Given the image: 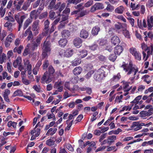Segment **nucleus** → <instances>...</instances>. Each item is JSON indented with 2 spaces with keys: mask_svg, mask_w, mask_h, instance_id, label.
<instances>
[{
  "mask_svg": "<svg viewBox=\"0 0 153 153\" xmlns=\"http://www.w3.org/2000/svg\"><path fill=\"white\" fill-rule=\"evenodd\" d=\"M25 65L26 66L27 69H32V65L30 63V62L28 60H26L25 62Z\"/></svg>",
  "mask_w": 153,
  "mask_h": 153,
  "instance_id": "48",
  "label": "nucleus"
},
{
  "mask_svg": "<svg viewBox=\"0 0 153 153\" xmlns=\"http://www.w3.org/2000/svg\"><path fill=\"white\" fill-rule=\"evenodd\" d=\"M13 24L10 21H7L6 22L4 25V27H7V30L10 32H12L13 30V28L12 27Z\"/></svg>",
  "mask_w": 153,
  "mask_h": 153,
  "instance_id": "27",
  "label": "nucleus"
},
{
  "mask_svg": "<svg viewBox=\"0 0 153 153\" xmlns=\"http://www.w3.org/2000/svg\"><path fill=\"white\" fill-rule=\"evenodd\" d=\"M24 0H20L17 3V4L14 5V7L15 10L18 11L22 10V8H21V6L24 2Z\"/></svg>",
  "mask_w": 153,
  "mask_h": 153,
  "instance_id": "19",
  "label": "nucleus"
},
{
  "mask_svg": "<svg viewBox=\"0 0 153 153\" xmlns=\"http://www.w3.org/2000/svg\"><path fill=\"white\" fill-rule=\"evenodd\" d=\"M121 78V76L120 75V73H118L117 75H114L111 80L112 81L117 82Z\"/></svg>",
  "mask_w": 153,
  "mask_h": 153,
  "instance_id": "32",
  "label": "nucleus"
},
{
  "mask_svg": "<svg viewBox=\"0 0 153 153\" xmlns=\"http://www.w3.org/2000/svg\"><path fill=\"white\" fill-rule=\"evenodd\" d=\"M69 16L66 15L62 14V22L67 20Z\"/></svg>",
  "mask_w": 153,
  "mask_h": 153,
  "instance_id": "62",
  "label": "nucleus"
},
{
  "mask_svg": "<svg viewBox=\"0 0 153 153\" xmlns=\"http://www.w3.org/2000/svg\"><path fill=\"white\" fill-rule=\"evenodd\" d=\"M82 71V68L80 66L76 67L73 70V73L74 75H78L80 74Z\"/></svg>",
  "mask_w": 153,
  "mask_h": 153,
  "instance_id": "23",
  "label": "nucleus"
},
{
  "mask_svg": "<svg viewBox=\"0 0 153 153\" xmlns=\"http://www.w3.org/2000/svg\"><path fill=\"white\" fill-rule=\"evenodd\" d=\"M23 48V46L21 45L19 47H15L13 51L15 53L17 52L18 54H20L21 53L22 50Z\"/></svg>",
  "mask_w": 153,
  "mask_h": 153,
  "instance_id": "33",
  "label": "nucleus"
},
{
  "mask_svg": "<svg viewBox=\"0 0 153 153\" xmlns=\"http://www.w3.org/2000/svg\"><path fill=\"white\" fill-rule=\"evenodd\" d=\"M122 33L125 37L128 39L130 38L131 34L128 30H123Z\"/></svg>",
  "mask_w": 153,
  "mask_h": 153,
  "instance_id": "35",
  "label": "nucleus"
},
{
  "mask_svg": "<svg viewBox=\"0 0 153 153\" xmlns=\"http://www.w3.org/2000/svg\"><path fill=\"white\" fill-rule=\"evenodd\" d=\"M106 65L102 66L95 73L94 78L96 81L100 82L106 76L105 71L106 70Z\"/></svg>",
  "mask_w": 153,
  "mask_h": 153,
  "instance_id": "4",
  "label": "nucleus"
},
{
  "mask_svg": "<svg viewBox=\"0 0 153 153\" xmlns=\"http://www.w3.org/2000/svg\"><path fill=\"white\" fill-rule=\"evenodd\" d=\"M79 87L78 85H74L72 88H71L70 91L72 92H74L75 91L79 90Z\"/></svg>",
  "mask_w": 153,
  "mask_h": 153,
  "instance_id": "54",
  "label": "nucleus"
},
{
  "mask_svg": "<svg viewBox=\"0 0 153 153\" xmlns=\"http://www.w3.org/2000/svg\"><path fill=\"white\" fill-rule=\"evenodd\" d=\"M6 10L4 8L3 9V8L2 7H1L0 8V16L1 17H3L5 13Z\"/></svg>",
  "mask_w": 153,
  "mask_h": 153,
  "instance_id": "55",
  "label": "nucleus"
},
{
  "mask_svg": "<svg viewBox=\"0 0 153 153\" xmlns=\"http://www.w3.org/2000/svg\"><path fill=\"white\" fill-rule=\"evenodd\" d=\"M83 3H81L74 6V8L76 10L73 11L71 13V15H76V19H78L79 18H81L87 15L89 13V11L86 10H82L84 8V7L83 6Z\"/></svg>",
  "mask_w": 153,
  "mask_h": 153,
  "instance_id": "3",
  "label": "nucleus"
},
{
  "mask_svg": "<svg viewBox=\"0 0 153 153\" xmlns=\"http://www.w3.org/2000/svg\"><path fill=\"white\" fill-rule=\"evenodd\" d=\"M100 30V28L98 26H96L94 27L91 30V33L92 35L97 36Z\"/></svg>",
  "mask_w": 153,
  "mask_h": 153,
  "instance_id": "17",
  "label": "nucleus"
},
{
  "mask_svg": "<svg viewBox=\"0 0 153 153\" xmlns=\"http://www.w3.org/2000/svg\"><path fill=\"white\" fill-rule=\"evenodd\" d=\"M57 129L55 128L53 129L52 128H50L48 131L46 135L47 136H52L55 134L56 131Z\"/></svg>",
  "mask_w": 153,
  "mask_h": 153,
  "instance_id": "24",
  "label": "nucleus"
},
{
  "mask_svg": "<svg viewBox=\"0 0 153 153\" xmlns=\"http://www.w3.org/2000/svg\"><path fill=\"white\" fill-rule=\"evenodd\" d=\"M55 12L53 11H51L49 12V18L50 19H52V20H53L55 19Z\"/></svg>",
  "mask_w": 153,
  "mask_h": 153,
  "instance_id": "57",
  "label": "nucleus"
},
{
  "mask_svg": "<svg viewBox=\"0 0 153 153\" xmlns=\"http://www.w3.org/2000/svg\"><path fill=\"white\" fill-rule=\"evenodd\" d=\"M152 97H153V92H152L149 96L147 95H144L142 98L143 100H146V102L147 103H150L152 100Z\"/></svg>",
  "mask_w": 153,
  "mask_h": 153,
  "instance_id": "16",
  "label": "nucleus"
},
{
  "mask_svg": "<svg viewBox=\"0 0 153 153\" xmlns=\"http://www.w3.org/2000/svg\"><path fill=\"white\" fill-rule=\"evenodd\" d=\"M134 56L135 59L139 61H140L141 60V55L140 53L139 52L137 51L135 53V55H133Z\"/></svg>",
  "mask_w": 153,
  "mask_h": 153,
  "instance_id": "41",
  "label": "nucleus"
},
{
  "mask_svg": "<svg viewBox=\"0 0 153 153\" xmlns=\"http://www.w3.org/2000/svg\"><path fill=\"white\" fill-rule=\"evenodd\" d=\"M39 20H36L34 22L33 24L32 30L34 31V35L36 36L39 33Z\"/></svg>",
  "mask_w": 153,
  "mask_h": 153,
  "instance_id": "8",
  "label": "nucleus"
},
{
  "mask_svg": "<svg viewBox=\"0 0 153 153\" xmlns=\"http://www.w3.org/2000/svg\"><path fill=\"white\" fill-rule=\"evenodd\" d=\"M31 3L28 1L27 0L26 2L24 3L23 6L22 7V10L26 11L28 9V8L30 6Z\"/></svg>",
  "mask_w": 153,
  "mask_h": 153,
  "instance_id": "28",
  "label": "nucleus"
},
{
  "mask_svg": "<svg viewBox=\"0 0 153 153\" xmlns=\"http://www.w3.org/2000/svg\"><path fill=\"white\" fill-rule=\"evenodd\" d=\"M120 67L122 68L123 70L127 75L133 74L134 76L130 78L131 81H132L135 79V75L138 71V68L135 65L133 64L131 61H130L129 63H126L123 62Z\"/></svg>",
  "mask_w": 153,
  "mask_h": 153,
  "instance_id": "1",
  "label": "nucleus"
},
{
  "mask_svg": "<svg viewBox=\"0 0 153 153\" xmlns=\"http://www.w3.org/2000/svg\"><path fill=\"white\" fill-rule=\"evenodd\" d=\"M122 130L120 128H118L117 130H112L108 132L109 135H111L112 134H118Z\"/></svg>",
  "mask_w": 153,
  "mask_h": 153,
  "instance_id": "44",
  "label": "nucleus"
},
{
  "mask_svg": "<svg viewBox=\"0 0 153 153\" xmlns=\"http://www.w3.org/2000/svg\"><path fill=\"white\" fill-rule=\"evenodd\" d=\"M108 139V140H110V141H108V143L109 145H111L116 140V137L115 135H112L109 136Z\"/></svg>",
  "mask_w": 153,
  "mask_h": 153,
  "instance_id": "29",
  "label": "nucleus"
},
{
  "mask_svg": "<svg viewBox=\"0 0 153 153\" xmlns=\"http://www.w3.org/2000/svg\"><path fill=\"white\" fill-rule=\"evenodd\" d=\"M61 34L62 37L65 39L68 38L71 35L70 31L67 30H63L61 33Z\"/></svg>",
  "mask_w": 153,
  "mask_h": 153,
  "instance_id": "18",
  "label": "nucleus"
},
{
  "mask_svg": "<svg viewBox=\"0 0 153 153\" xmlns=\"http://www.w3.org/2000/svg\"><path fill=\"white\" fill-rule=\"evenodd\" d=\"M93 3V0H89L85 4L84 7H89Z\"/></svg>",
  "mask_w": 153,
  "mask_h": 153,
  "instance_id": "53",
  "label": "nucleus"
},
{
  "mask_svg": "<svg viewBox=\"0 0 153 153\" xmlns=\"http://www.w3.org/2000/svg\"><path fill=\"white\" fill-rule=\"evenodd\" d=\"M116 54L115 53L110 54L108 57L109 60L113 62L117 58Z\"/></svg>",
  "mask_w": 153,
  "mask_h": 153,
  "instance_id": "36",
  "label": "nucleus"
},
{
  "mask_svg": "<svg viewBox=\"0 0 153 153\" xmlns=\"http://www.w3.org/2000/svg\"><path fill=\"white\" fill-rule=\"evenodd\" d=\"M23 93L22 91L20 90H17L14 91V92L13 96L15 97L16 96L21 97L23 96Z\"/></svg>",
  "mask_w": 153,
  "mask_h": 153,
  "instance_id": "30",
  "label": "nucleus"
},
{
  "mask_svg": "<svg viewBox=\"0 0 153 153\" xmlns=\"http://www.w3.org/2000/svg\"><path fill=\"white\" fill-rule=\"evenodd\" d=\"M82 40L79 37L75 38L73 41V44L77 48H79L82 45Z\"/></svg>",
  "mask_w": 153,
  "mask_h": 153,
  "instance_id": "11",
  "label": "nucleus"
},
{
  "mask_svg": "<svg viewBox=\"0 0 153 153\" xmlns=\"http://www.w3.org/2000/svg\"><path fill=\"white\" fill-rule=\"evenodd\" d=\"M114 10V7L113 6L108 4L106 8L104 9L105 10H106L108 12H112Z\"/></svg>",
  "mask_w": 153,
  "mask_h": 153,
  "instance_id": "46",
  "label": "nucleus"
},
{
  "mask_svg": "<svg viewBox=\"0 0 153 153\" xmlns=\"http://www.w3.org/2000/svg\"><path fill=\"white\" fill-rule=\"evenodd\" d=\"M124 10V7L122 6H120L116 8L114 11L116 13L118 14H122Z\"/></svg>",
  "mask_w": 153,
  "mask_h": 153,
  "instance_id": "25",
  "label": "nucleus"
},
{
  "mask_svg": "<svg viewBox=\"0 0 153 153\" xmlns=\"http://www.w3.org/2000/svg\"><path fill=\"white\" fill-rule=\"evenodd\" d=\"M22 81L23 84L25 85H28L30 83V81L29 80L25 78L24 76H22Z\"/></svg>",
  "mask_w": 153,
  "mask_h": 153,
  "instance_id": "52",
  "label": "nucleus"
},
{
  "mask_svg": "<svg viewBox=\"0 0 153 153\" xmlns=\"http://www.w3.org/2000/svg\"><path fill=\"white\" fill-rule=\"evenodd\" d=\"M55 72V70L53 67L52 65H50L48 68V71H46L44 73L41 79L42 83L48 84L51 82L54 77V74Z\"/></svg>",
  "mask_w": 153,
  "mask_h": 153,
  "instance_id": "2",
  "label": "nucleus"
},
{
  "mask_svg": "<svg viewBox=\"0 0 153 153\" xmlns=\"http://www.w3.org/2000/svg\"><path fill=\"white\" fill-rule=\"evenodd\" d=\"M15 19L16 21L19 24L18 30L19 31L20 30L21 27L22 26V23L24 19L26 17L25 15L21 16L20 17L17 14H16L14 16Z\"/></svg>",
  "mask_w": 153,
  "mask_h": 153,
  "instance_id": "5",
  "label": "nucleus"
},
{
  "mask_svg": "<svg viewBox=\"0 0 153 153\" xmlns=\"http://www.w3.org/2000/svg\"><path fill=\"white\" fill-rule=\"evenodd\" d=\"M104 8V6L102 3L97 2L91 7L90 11L91 12H94L97 10L102 9Z\"/></svg>",
  "mask_w": 153,
  "mask_h": 153,
  "instance_id": "6",
  "label": "nucleus"
},
{
  "mask_svg": "<svg viewBox=\"0 0 153 153\" xmlns=\"http://www.w3.org/2000/svg\"><path fill=\"white\" fill-rule=\"evenodd\" d=\"M49 65V62L48 60H46L43 62V64L42 65L43 70H45L48 68Z\"/></svg>",
  "mask_w": 153,
  "mask_h": 153,
  "instance_id": "47",
  "label": "nucleus"
},
{
  "mask_svg": "<svg viewBox=\"0 0 153 153\" xmlns=\"http://www.w3.org/2000/svg\"><path fill=\"white\" fill-rule=\"evenodd\" d=\"M0 139H1L0 143L2 145H4L7 142L6 140L7 139L3 136H0Z\"/></svg>",
  "mask_w": 153,
  "mask_h": 153,
  "instance_id": "56",
  "label": "nucleus"
},
{
  "mask_svg": "<svg viewBox=\"0 0 153 153\" xmlns=\"http://www.w3.org/2000/svg\"><path fill=\"white\" fill-rule=\"evenodd\" d=\"M129 51L132 55H135V53L138 51L135 48L131 47L129 48Z\"/></svg>",
  "mask_w": 153,
  "mask_h": 153,
  "instance_id": "51",
  "label": "nucleus"
},
{
  "mask_svg": "<svg viewBox=\"0 0 153 153\" xmlns=\"http://www.w3.org/2000/svg\"><path fill=\"white\" fill-rule=\"evenodd\" d=\"M147 24L148 29L150 30L153 27V16H152L149 19H147Z\"/></svg>",
  "mask_w": 153,
  "mask_h": 153,
  "instance_id": "26",
  "label": "nucleus"
},
{
  "mask_svg": "<svg viewBox=\"0 0 153 153\" xmlns=\"http://www.w3.org/2000/svg\"><path fill=\"white\" fill-rule=\"evenodd\" d=\"M89 47L91 50L94 51L97 49V44H94L91 46H90Z\"/></svg>",
  "mask_w": 153,
  "mask_h": 153,
  "instance_id": "64",
  "label": "nucleus"
},
{
  "mask_svg": "<svg viewBox=\"0 0 153 153\" xmlns=\"http://www.w3.org/2000/svg\"><path fill=\"white\" fill-rule=\"evenodd\" d=\"M94 71L93 70H90L85 76V77L88 79L91 77L92 75L94 73Z\"/></svg>",
  "mask_w": 153,
  "mask_h": 153,
  "instance_id": "42",
  "label": "nucleus"
},
{
  "mask_svg": "<svg viewBox=\"0 0 153 153\" xmlns=\"http://www.w3.org/2000/svg\"><path fill=\"white\" fill-rule=\"evenodd\" d=\"M70 12V9L68 8H66L65 9L63 10L62 12V14L64 15H66L69 16Z\"/></svg>",
  "mask_w": 153,
  "mask_h": 153,
  "instance_id": "58",
  "label": "nucleus"
},
{
  "mask_svg": "<svg viewBox=\"0 0 153 153\" xmlns=\"http://www.w3.org/2000/svg\"><path fill=\"white\" fill-rule=\"evenodd\" d=\"M28 36L27 39L28 41L32 40L33 38V36L32 31L31 30L30 28L29 27L26 31L23 34V36Z\"/></svg>",
  "mask_w": 153,
  "mask_h": 153,
  "instance_id": "9",
  "label": "nucleus"
},
{
  "mask_svg": "<svg viewBox=\"0 0 153 153\" xmlns=\"http://www.w3.org/2000/svg\"><path fill=\"white\" fill-rule=\"evenodd\" d=\"M111 43L112 44L115 46L116 45H118L120 42L119 38L117 36H113L111 40Z\"/></svg>",
  "mask_w": 153,
  "mask_h": 153,
  "instance_id": "13",
  "label": "nucleus"
},
{
  "mask_svg": "<svg viewBox=\"0 0 153 153\" xmlns=\"http://www.w3.org/2000/svg\"><path fill=\"white\" fill-rule=\"evenodd\" d=\"M62 85V82L61 81L57 82H55V85L54 86V88L56 89L58 87L61 86Z\"/></svg>",
  "mask_w": 153,
  "mask_h": 153,
  "instance_id": "60",
  "label": "nucleus"
},
{
  "mask_svg": "<svg viewBox=\"0 0 153 153\" xmlns=\"http://www.w3.org/2000/svg\"><path fill=\"white\" fill-rule=\"evenodd\" d=\"M79 78L78 76H74L71 78L70 81L73 83H76L78 82Z\"/></svg>",
  "mask_w": 153,
  "mask_h": 153,
  "instance_id": "40",
  "label": "nucleus"
},
{
  "mask_svg": "<svg viewBox=\"0 0 153 153\" xmlns=\"http://www.w3.org/2000/svg\"><path fill=\"white\" fill-rule=\"evenodd\" d=\"M99 128L101 130V131H102V133H103L108 130L109 128L104 126L103 127H99Z\"/></svg>",
  "mask_w": 153,
  "mask_h": 153,
  "instance_id": "61",
  "label": "nucleus"
},
{
  "mask_svg": "<svg viewBox=\"0 0 153 153\" xmlns=\"http://www.w3.org/2000/svg\"><path fill=\"white\" fill-rule=\"evenodd\" d=\"M80 56L82 58H84L87 55V51L85 50H82L80 52Z\"/></svg>",
  "mask_w": 153,
  "mask_h": 153,
  "instance_id": "45",
  "label": "nucleus"
},
{
  "mask_svg": "<svg viewBox=\"0 0 153 153\" xmlns=\"http://www.w3.org/2000/svg\"><path fill=\"white\" fill-rule=\"evenodd\" d=\"M88 36L89 33L88 31L84 29H82L81 30L80 33V36L81 38L86 39L88 37Z\"/></svg>",
  "mask_w": 153,
  "mask_h": 153,
  "instance_id": "12",
  "label": "nucleus"
},
{
  "mask_svg": "<svg viewBox=\"0 0 153 153\" xmlns=\"http://www.w3.org/2000/svg\"><path fill=\"white\" fill-rule=\"evenodd\" d=\"M141 48L143 50L146 51L147 50H149V47H148L147 45L144 43H143L141 44Z\"/></svg>",
  "mask_w": 153,
  "mask_h": 153,
  "instance_id": "50",
  "label": "nucleus"
},
{
  "mask_svg": "<svg viewBox=\"0 0 153 153\" xmlns=\"http://www.w3.org/2000/svg\"><path fill=\"white\" fill-rule=\"evenodd\" d=\"M10 90L7 89H5L4 90L3 96H8V95L10 94Z\"/></svg>",
  "mask_w": 153,
  "mask_h": 153,
  "instance_id": "63",
  "label": "nucleus"
},
{
  "mask_svg": "<svg viewBox=\"0 0 153 153\" xmlns=\"http://www.w3.org/2000/svg\"><path fill=\"white\" fill-rule=\"evenodd\" d=\"M50 24V22L47 19L46 20L44 23L45 27L44 29V34L45 35L47 34L49 32V25Z\"/></svg>",
  "mask_w": 153,
  "mask_h": 153,
  "instance_id": "15",
  "label": "nucleus"
},
{
  "mask_svg": "<svg viewBox=\"0 0 153 153\" xmlns=\"http://www.w3.org/2000/svg\"><path fill=\"white\" fill-rule=\"evenodd\" d=\"M74 53V51L73 49L68 48L65 50V56L67 57H71Z\"/></svg>",
  "mask_w": 153,
  "mask_h": 153,
  "instance_id": "21",
  "label": "nucleus"
},
{
  "mask_svg": "<svg viewBox=\"0 0 153 153\" xmlns=\"http://www.w3.org/2000/svg\"><path fill=\"white\" fill-rule=\"evenodd\" d=\"M81 59L79 58H75L72 62V64L73 66H76L79 65L81 62Z\"/></svg>",
  "mask_w": 153,
  "mask_h": 153,
  "instance_id": "31",
  "label": "nucleus"
},
{
  "mask_svg": "<svg viewBox=\"0 0 153 153\" xmlns=\"http://www.w3.org/2000/svg\"><path fill=\"white\" fill-rule=\"evenodd\" d=\"M54 143L55 141L50 138L46 141V143L49 146H52L54 144Z\"/></svg>",
  "mask_w": 153,
  "mask_h": 153,
  "instance_id": "39",
  "label": "nucleus"
},
{
  "mask_svg": "<svg viewBox=\"0 0 153 153\" xmlns=\"http://www.w3.org/2000/svg\"><path fill=\"white\" fill-rule=\"evenodd\" d=\"M142 117H145L146 116H149L152 115L153 114L152 112H149V110L148 111H143L140 112V113Z\"/></svg>",
  "mask_w": 153,
  "mask_h": 153,
  "instance_id": "22",
  "label": "nucleus"
},
{
  "mask_svg": "<svg viewBox=\"0 0 153 153\" xmlns=\"http://www.w3.org/2000/svg\"><path fill=\"white\" fill-rule=\"evenodd\" d=\"M142 95H139L136 97L135 99L132 101L131 102V103H134L135 105L137 104L139 102V100H140L142 97Z\"/></svg>",
  "mask_w": 153,
  "mask_h": 153,
  "instance_id": "37",
  "label": "nucleus"
},
{
  "mask_svg": "<svg viewBox=\"0 0 153 153\" xmlns=\"http://www.w3.org/2000/svg\"><path fill=\"white\" fill-rule=\"evenodd\" d=\"M68 43L67 40L64 38L61 39L58 42L59 45L61 47L64 48Z\"/></svg>",
  "mask_w": 153,
  "mask_h": 153,
  "instance_id": "20",
  "label": "nucleus"
},
{
  "mask_svg": "<svg viewBox=\"0 0 153 153\" xmlns=\"http://www.w3.org/2000/svg\"><path fill=\"white\" fill-rule=\"evenodd\" d=\"M127 19L129 21L132 27H134V20L132 18L129 17L127 18Z\"/></svg>",
  "mask_w": 153,
  "mask_h": 153,
  "instance_id": "59",
  "label": "nucleus"
},
{
  "mask_svg": "<svg viewBox=\"0 0 153 153\" xmlns=\"http://www.w3.org/2000/svg\"><path fill=\"white\" fill-rule=\"evenodd\" d=\"M50 43L49 41H45L43 43L42 48L43 51L50 52L51 51Z\"/></svg>",
  "mask_w": 153,
  "mask_h": 153,
  "instance_id": "10",
  "label": "nucleus"
},
{
  "mask_svg": "<svg viewBox=\"0 0 153 153\" xmlns=\"http://www.w3.org/2000/svg\"><path fill=\"white\" fill-rule=\"evenodd\" d=\"M17 124V123L16 122L10 121L7 123V126L9 127L12 126L13 128H15Z\"/></svg>",
  "mask_w": 153,
  "mask_h": 153,
  "instance_id": "43",
  "label": "nucleus"
},
{
  "mask_svg": "<svg viewBox=\"0 0 153 153\" xmlns=\"http://www.w3.org/2000/svg\"><path fill=\"white\" fill-rule=\"evenodd\" d=\"M42 39V36L41 35H39L38 37H37L36 40L33 42L31 46V50L32 51L34 50L38 46L40 45L41 41Z\"/></svg>",
  "mask_w": 153,
  "mask_h": 153,
  "instance_id": "7",
  "label": "nucleus"
},
{
  "mask_svg": "<svg viewBox=\"0 0 153 153\" xmlns=\"http://www.w3.org/2000/svg\"><path fill=\"white\" fill-rule=\"evenodd\" d=\"M85 70L86 71H88L91 70L93 66L91 63L87 64L85 65Z\"/></svg>",
  "mask_w": 153,
  "mask_h": 153,
  "instance_id": "49",
  "label": "nucleus"
},
{
  "mask_svg": "<svg viewBox=\"0 0 153 153\" xmlns=\"http://www.w3.org/2000/svg\"><path fill=\"white\" fill-rule=\"evenodd\" d=\"M149 145L151 146H153V140L148 141H145L143 142L142 145L143 146Z\"/></svg>",
  "mask_w": 153,
  "mask_h": 153,
  "instance_id": "34",
  "label": "nucleus"
},
{
  "mask_svg": "<svg viewBox=\"0 0 153 153\" xmlns=\"http://www.w3.org/2000/svg\"><path fill=\"white\" fill-rule=\"evenodd\" d=\"M65 6L66 4L65 3H63L61 4L58 10V16H60V13L65 8Z\"/></svg>",
  "mask_w": 153,
  "mask_h": 153,
  "instance_id": "38",
  "label": "nucleus"
},
{
  "mask_svg": "<svg viewBox=\"0 0 153 153\" xmlns=\"http://www.w3.org/2000/svg\"><path fill=\"white\" fill-rule=\"evenodd\" d=\"M123 49L122 46L117 45L114 48V53L118 55L123 52Z\"/></svg>",
  "mask_w": 153,
  "mask_h": 153,
  "instance_id": "14",
  "label": "nucleus"
}]
</instances>
